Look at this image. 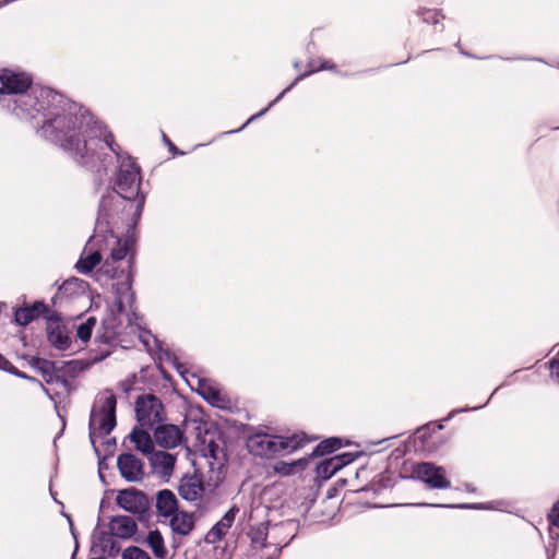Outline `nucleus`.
Masks as SVG:
<instances>
[{
	"label": "nucleus",
	"mask_w": 559,
	"mask_h": 559,
	"mask_svg": "<svg viewBox=\"0 0 559 559\" xmlns=\"http://www.w3.org/2000/svg\"><path fill=\"white\" fill-rule=\"evenodd\" d=\"M49 341L59 349H66L70 345V340L60 329L49 333Z\"/></svg>",
	"instance_id": "obj_26"
},
{
	"label": "nucleus",
	"mask_w": 559,
	"mask_h": 559,
	"mask_svg": "<svg viewBox=\"0 0 559 559\" xmlns=\"http://www.w3.org/2000/svg\"><path fill=\"white\" fill-rule=\"evenodd\" d=\"M271 106H272V104H270V106H269L267 108L263 109V110H262L261 112H259L258 115L252 116V117L248 120V122H247V123H249L250 121H252V120H253V119H255L257 117H260V116L264 115V114L266 112V110H267Z\"/></svg>",
	"instance_id": "obj_37"
},
{
	"label": "nucleus",
	"mask_w": 559,
	"mask_h": 559,
	"mask_svg": "<svg viewBox=\"0 0 559 559\" xmlns=\"http://www.w3.org/2000/svg\"><path fill=\"white\" fill-rule=\"evenodd\" d=\"M146 543L157 559L167 558L168 550L165 547V542L159 531H150L146 536Z\"/></svg>",
	"instance_id": "obj_20"
},
{
	"label": "nucleus",
	"mask_w": 559,
	"mask_h": 559,
	"mask_svg": "<svg viewBox=\"0 0 559 559\" xmlns=\"http://www.w3.org/2000/svg\"><path fill=\"white\" fill-rule=\"evenodd\" d=\"M551 525L559 527V502L556 503L548 515Z\"/></svg>",
	"instance_id": "obj_34"
},
{
	"label": "nucleus",
	"mask_w": 559,
	"mask_h": 559,
	"mask_svg": "<svg viewBox=\"0 0 559 559\" xmlns=\"http://www.w3.org/2000/svg\"><path fill=\"white\" fill-rule=\"evenodd\" d=\"M83 289L84 282L75 277L67 280L60 287V292L63 294H74L78 292H83Z\"/></svg>",
	"instance_id": "obj_27"
},
{
	"label": "nucleus",
	"mask_w": 559,
	"mask_h": 559,
	"mask_svg": "<svg viewBox=\"0 0 559 559\" xmlns=\"http://www.w3.org/2000/svg\"><path fill=\"white\" fill-rule=\"evenodd\" d=\"M550 371H551V374L557 379V381L559 382V360L558 359H554L551 362H550Z\"/></svg>",
	"instance_id": "obj_35"
},
{
	"label": "nucleus",
	"mask_w": 559,
	"mask_h": 559,
	"mask_svg": "<svg viewBox=\"0 0 559 559\" xmlns=\"http://www.w3.org/2000/svg\"><path fill=\"white\" fill-rule=\"evenodd\" d=\"M286 91H287V90H285L281 95H278V97H277L274 102H276V100H278L280 98H282V95H283Z\"/></svg>",
	"instance_id": "obj_40"
},
{
	"label": "nucleus",
	"mask_w": 559,
	"mask_h": 559,
	"mask_svg": "<svg viewBox=\"0 0 559 559\" xmlns=\"http://www.w3.org/2000/svg\"><path fill=\"white\" fill-rule=\"evenodd\" d=\"M140 183L141 179L136 165L130 158L122 160L116 181L118 197L109 194L100 200L99 218L110 217V210L122 203L123 209L128 207L129 211H134V214L139 216L144 204V195L140 194Z\"/></svg>",
	"instance_id": "obj_3"
},
{
	"label": "nucleus",
	"mask_w": 559,
	"mask_h": 559,
	"mask_svg": "<svg viewBox=\"0 0 559 559\" xmlns=\"http://www.w3.org/2000/svg\"><path fill=\"white\" fill-rule=\"evenodd\" d=\"M238 511L239 509L237 507H231L222 518L221 522L224 523L228 528H230Z\"/></svg>",
	"instance_id": "obj_32"
},
{
	"label": "nucleus",
	"mask_w": 559,
	"mask_h": 559,
	"mask_svg": "<svg viewBox=\"0 0 559 559\" xmlns=\"http://www.w3.org/2000/svg\"><path fill=\"white\" fill-rule=\"evenodd\" d=\"M100 260L102 255L97 251L83 254L76 262L75 267L81 273H88L100 262Z\"/></svg>",
	"instance_id": "obj_21"
},
{
	"label": "nucleus",
	"mask_w": 559,
	"mask_h": 559,
	"mask_svg": "<svg viewBox=\"0 0 559 559\" xmlns=\"http://www.w3.org/2000/svg\"><path fill=\"white\" fill-rule=\"evenodd\" d=\"M131 441L134 443L135 449L144 455H152L154 453V442L144 428H134L130 435Z\"/></svg>",
	"instance_id": "obj_18"
},
{
	"label": "nucleus",
	"mask_w": 559,
	"mask_h": 559,
	"mask_svg": "<svg viewBox=\"0 0 559 559\" xmlns=\"http://www.w3.org/2000/svg\"><path fill=\"white\" fill-rule=\"evenodd\" d=\"M169 519V526L175 536L186 537L195 526V516L187 511H177Z\"/></svg>",
	"instance_id": "obj_15"
},
{
	"label": "nucleus",
	"mask_w": 559,
	"mask_h": 559,
	"mask_svg": "<svg viewBox=\"0 0 559 559\" xmlns=\"http://www.w3.org/2000/svg\"><path fill=\"white\" fill-rule=\"evenodd\" d=\"M178 537H179V536H176V537L174 538V543L180 544V540H178Z\"/></svg>",
	"instance_id": "obj_39"
},
{
	"label": "nucleus",
	"mask_w": 559,
	"mask_h": 559,
	"mask_svg": "<svg viewBox=\"0 0 559 559\" xmlns=\"http://www.w3.org/2000/svg\"><path fill=\"white\" fill-rule=\"evenodd\" d=\"M306 442L307 439L304 435L282 437L258 432L249 437L247 447L249 451L255 455L274 456L277 454L292 453L301 448Z\"/></svg>",
	"instance_id": "obj_4"
},
{
	"label": "nucleus",
	"mask_w": 559,
	"mask_h": 559,
	"mask_svg": "<svg viewBox=\"0 0 559 559\" xmlns=\"http://www.w3.org/2000/svg\"><path fill=\"white\" fill-rule=\"evenodd\" d=\"M116 501L119 507L133 514L142 513L147 506L146 497L135 489L119 491Z\"/></svg>",
	"instance_id": "obj_12"
},
{
	"label": "nucleus",
	"mask_w": 559,
	"mask_h": 559,
	"mask_svg": "<svg viewBox=\"0 0 559 559\" xmlns=\"http://www.w3.org/2000/svg\"><path fill=\"white\" fill-rule=\"evenodd\" d=\"M148 460L153 472L157 476L166 480L170 478L175 469V455L164 451H156L148 457Z\"/></svg>",
	"instance_id": "obj_14"
},
{
	"label": "nucleus",
	"mask_w": 559,
	"mask_h": 559,
	"mask_svg": "<svg viewBox=\"0 0 559 559\" xmlns=\"http://www.w3.org/2000/svg\"><path fill=\"white\" fill-rule=\"evenodd\" d=\"M197 391L205 401L215 407L225 409L229 408L231 405L228 395L213 380L199 379Z\"/></svg>",
	"instance_id": "obj_9"
},
{
	"label": "nucleus",
	"mask_w": 559,
	"mask_h": 559,
	"mask_svg": "<svg viewBox=\"0 0 559 559\" xmlns=\"http://www.w3.org/2000/svg\"><path fill=\"white\" fill-rule=\"evenodd\" d=\"M104 272L111 278L117 277V272L115 269H110V262L109 260L106 261L105 265L103 266Z\"/></svg>",
	"instance_id": "obj_36"
},
{
	"label": "nucleus",
	"mask_w": 559,
	"mask_h": 559,
	"mask_svg": "<svg viewBox=\"0 0 559 559\" xmlns=\"http://www.w3.org/2000/svg\"><path fill=\"white\" fill-rule=\"evenodd\" d=\"M414 475L433 489H447L451 486L450 480L447 478L445 469L432 463L417 464L414 468Z\"/></svg>",
	"instance_id": "obj_8"
},
{
	"label": "nucleus",
	"mask_w": 559,
	"mask_h": 559,
	"mask_svg": "<svg viewBox=\"0 0 559 559\" xmlns=\"http://www.w3.org/2000/svg\"><path fill=\"white\" fill-rule=\"evenodd\" d=\"M297 463L287 464L285 462H280L274 466V469L276 473L282 475H290L293 473L294 466Z\"/></svg>",
	"instance_id": "obj_33"
},
{
	"label": "nucleus",
	"mask_w": 559,
	"mask_h": 559,
	"mask_svg": "<svg viewBox=\"0 0 559 559\" xmlns=\"http://www.w3.org/2000/svg\"><path fill=\"white\" fill-rule=\"evenodd\" d=\"M117 464L122 477L129 481H140L144 476L143 462L134 454H120Z\"/></svg>",
	"instance_id": "obj_10"
},
{
	"label": "nucleus",
	"mask_w": 559,
	"mask_h": 559,
	"mask_svg": "<svg viewBox=\"0 0 559 559\" xmlns=\"http://www.w3.org/2000/svg\"><path fill=\"white\" fill-rule=\"evenodd\" d=\"M349 462V460L345 461L343 456L336 455L329 461L324 462L322 467L324 468V472L330 471L331 474L335 473L337 469H340L344 464Z\"/></svg>",
	"instance_id": "obj_30"
},
{
	"label": "nucleus",
	"mask_w": 559,
	"mask_h": 559,
	"mask_svg": "<svg viewBox=\"0 0 559 559\" xmlns=\"http://www.w3.org/2000/svg\"><path fill=\"white\" fill-rule=\"evenodd\" d=\"M131 290V276L128 275L126 277V281L121 284L120 288H117V293L119 294L117 298V305L119 309L121 310L123 308L124 301H131L132 300V294Z\"/></svg>",
	"instance_id": "obj_25"
},
{
	"label": "nucleus",
	"mask_w": 559,
	"mask_h": 559,
	"mask_svg": "<svg viewBox=\"0 0 559 559\" xmlns=\"http://www.w3.org/2000/svg\"><path fill=\"white\" fill-rule=\"evenodd\" d=\"M341 447V441L337 438H330L324 441H322L320 444H318L316 449V453L319 455H324L326 453H330Z\"/></svg>",
	"instance_id": "obj_28"
},
{
	"label": "nucleus",
	"mask_w": 559,
	"mask_h": 559,
	"mask_svg": "<svg viewBox=\"0 0 559 559\" xmlns=\"http://www.w3.org/2000/svg\"><path fill=\"white\" fill-rule=\"evenodd\" d=\"M46 309L43 302H35L32 307L20 308L15 311V321L20 325H27L38 318Z\"/></svg>",
	"instance_id": "obj_19"
},
{
	"label": "nucleus",
	"mask_w": 559,
	"mask_h": 559,
	"mask_svg": "<svg viewBox=\"0 0 559 559\" xmlns=\"http://www.w3.org/2000/svg\"><path fill=\"white\" fill-rule=\"evenodd\" d=\"M129 251V245L127 241L121 242L118 241L116 248L112 249L110 254V260L115 263L121 261L126 258Z\"/></svg>",
	"instance_id": "obj_29"
},
{
	"label": "nucleus",
	"mask_w": 559,
	"mask_h": 559,
	"mask_svg": "<svg viewBox=\"0 0 559 559\" xmlns=\"http://www.w3.org/2000/svg\"><path fill=\"white\" fill-rule=\"evenodd\" d=\"M204 491L202 477L197 473L185 475L179 483L178 492L180 497L190 502L200 501Z\"/></svg>",
	"instance_id": "obj_11"
},
{
	"label": "nucleus",
	"mask_w": 559,
	"mask_h": 559,
	"mask_svg": "<svg viewBox=\"0 0 559 559\" xmlns=\"http://www.w3.org/2000/svg\"><path fill=\"white\" fill-rule=\"evenodd\" d=\"M183 433L176 425H162L155 429V442L164 449H174L181 444Z\"/></svg>",
	"instance_id": "obj_13"
},
{
	"label": "nucleus",
	"mask_w": 559,
	"mask_h": 559,
	"mask_svg": "<svg viewBox=\"0 0 559 559\" xmlns=\"http://www.w3.org/2000/svg\"><path fill=\"white\" fill-rule=\"evenodd\" d=\"M96 319L94 317L87 318L84 322L80 323L76 328V336L82 343H87L91 340L92 332L96 325Z\"/></svg>",
	"instance_id": "obj_22"
},
{
	"label": "nucleus",
	"mask_w": 559,
	"mask_h": 559,
	"mask_svg": "<svg viewBox=\"0 0 559 559\" xmlns=\"http://www.w3.org/2000/svg\"><path fill=\"white\" fill-rule=\"evenodd\" d=\"M123 559H151L148 554L139 547H128L122 554Z\"/></svg>",
	"instance_id": "obj_31"
},
{
	"label": "nucleus",
	"mask_w": 559,
	"mask_h": 559,
	"mask_svg": "<svg viewBox=\"0 0 559 559\" xmlns=\"http://www.w3.org/2000/svg\"><path fill=\"white\" fill-rule=\"evenodd\" d=\"M156 509L159 516L170 518L178 511V500L175 493L168 489H163L156 497Z\"/></svg>",
	"instance_id": "obj_16"
},
{
	"label": "nucleus",
	"mask_w": 559,
	"mask_h": 559,
	"mask_svg": "<svg viewBox=\"0 0 559 559\" xmlns=\"http://www.w3.org/2000/svg\"><path fill=\"white\" fill-rule=\"evenodd\" d=\"M19 377L21 378H24V379H31L29 377H27L26 374L24 373H21V372H15Z\"/></svg>",
	"instance_id": "obj_38"
},
{
	"label": "nucleus",
	"mask_w": 559,
	"mask_h": 559,
	"mask_svg": "<svg viewBox=\"0 0 559 559\" xmlns=\"http://www.w3.org/2000/svg\"><path fill=\"white\" fill-rule=\"evenodd\" d=\"M31 78L24 73H15L8 69L0 70V95L20 94L15 100L14 108L16 116L31 117L36 119L41 111L50 109L59 100V96L50 90L33 91L24 94L31 86Z\"/></svg>",
	"instance_id": "obj_2"
},
{
	"label": "nucleus",
	"mask_w": 559,
	"mask_h": 559,
	"mask_svg": "<svg viewBox=\"0 0 559 559\" xmlns=\"http://www.w3.org/2000/svg\"><path fill=\"white\" fill-rule=\"evenodd\" d=\"M110 531L120 538H129L136 532V523L130 516H116L110 522Z\"/></svg>",
	"instance_id": "obj_17"
},
{
	"label": "nucleus",
	"mask_w": 559,
	"mask_h": 559,
	"mask_svg": "<svg viewBox=\"0 0 559 559\" xmlns=\"http://www.w3.org/2000/svg\"><path fill=\"white\" fill-rule=\"evenodd\" d=\"M228 530L224 523L217 522L205 535V542L209 544L219 542L227 534Z\"/></svg>",
	"instance_id": "obj_24"
},
{
	"label": "nucleus",
	"mask_w": 559,
	"mask_h": 559,
	"mask_svg": "<svg viewBox=\"0 0 559 559\" xmlns=\"http://www.w3.org/2000/svg\"><path fill=\"white\" fill-rule=\"evenodd\" d=\"M79 112L75 106H70L62 112L57 107L48 114L41 111L39 115L44 117V135L59 144L81 164L94 163L105 150L118 154L114 146V138L106 128L82 109H79Z\"/></svg>",
	"instance_id": "obj_1"
},
{
	"label": "nucleus",
	"mask_w": 559,
	"mask_h": 559,
	"mask_svg": "<svg viewBox=\"0 0 559 559\" xmlns=\"http://www.w3.org/2000/svg\"><path fill=\"white\" fill-rule=\"evenodd\" d=\"M116 397L111 392L99 395L90 418V436L94 440L97 436L108 435L116 426Z\"/></svg>",
	"instance_id": "obj_5"
},
{
	"label": "nucleus",
	"mask_w": 559,
	"mask_h": 559,
	"mask_svg": "<svg viewBox=\"0 0 559 559\" xmlns=\"http://www.w3.org/2000/svg\"><path fill=\"white\" fill-rule=\"evenodd\" d=\"M31 366L38 372L41 373L44 379L49 382L52 378V364L45 359L33 358Z\"/></svg>",
	"instance_id": "obj_23"
},
{
	"label": "nucleus",
	"mask_w": 559,
	"mask_h": 559,
	"mask_svg": "<svg viewBox=\"0 0 559 559\" xmlns=\"http://www.w3.org/2000/svg\"><path fill=\"white\" fill-rule=\"evenodd\" d=\"M251 538V559H278L282 547L280 543L269 540L267 528L263 525L252 528L249 533Z\"/></svg>",
	"instance_id": "obj_7"
},
{
	"label": "nucleus",
	"mask_w": 559,
	"mask_h": 559,
	"mask_svg": "<svg viewBox=\"0 0 559 559\" xmlns=\"http://www.w3.org/2000/svg\"><path fill=\"white\" fill-rule=\"evenodd\" d=\"M135 415L142 428H152L165 419L162 401L153 394L140 395L136 399Z\"/></svg>",
	"instance_id": "obj_6"
}]
</instances>
